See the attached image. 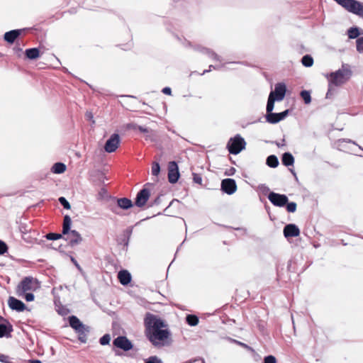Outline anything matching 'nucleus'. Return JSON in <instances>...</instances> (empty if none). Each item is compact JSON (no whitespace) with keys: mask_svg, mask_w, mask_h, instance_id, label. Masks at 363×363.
I'll return each instance as SVG.
<instances>
[{"mask_svg":"<svg viewBox=\"0 0 363 363\" xmlns=\"http://www.w3.org/2000/svg\"><path fill=\"white\" fill-rule=\"evenodd\" d=\"M69 325L76 331L79 328L84 329V324L75 315H71L69 317Z\"/></svg>","mask_w":363,"mask_h":363,"instance_id":"nucleus-21","label":"nucleus"},{"mask_svg":"<svg viewBox=\"0 0 363 363\" xmlns=\"http://www.w3.org/2000/svg\"><path fill=\"white\" fill-rule=\"evenodd\" d=\"M266 121L271 123V124H275L280 121L279 118V114L277 113H272L269 112L266 114Z\"/></svg>","mask_w":363,"mask_h":363,"instance_id":"nucleus-26","label":"nucleus"},{"mask_svg":"<svg viewBox=\"0 0 363 363\" xmlns=\"http://www.w3.org/2000/svg\"><path fill=\"white\" fill-rule=\"evenodd\" d=\"M59 202L60 204L65 208V209H70L71 206L69 203L67 201V200L65 197H60L59 198Z\"/></svg>","mask_w":363,"mask_h":363,"instance_id":"nucleus-40","label":"nucleus"},{"mask_svg":"<svg viewBox=\"0 0 363 363\" xmlns=\"http://www.w3.org/2000/svg\"><path fill=\"white\" fill-rule=\"evenodd\" d=\"M277 101L274 96V93H270L268 97L267 104V113L269 112H272L274 106V101Z\"/></svg>","mask_w":363,"mask_h":363,"instance_id":"nucleus-27","label":"nucleus"},{"mask_svg":"<svg viewBox=\"0 0 363 363\" xmlns=\"http://www.w3.org/2000/svg\"><path fill=\"white\" fill-rule=\"evenodd\" d=\"M118 279L122 285H128L131 281V275L127 270H121L118 274Z\"/></svg>","mask_w":363,"mask_h":363,"instance_id":"nucleus-20","label":"nucleus"},{"mask_svg":"<svg viewBox=\"0 0 363 363\" xmlns=\"http://www.w3.org/2000/svg\"><path fill=\"white\" fill-rule=\"evenodd\" d=\"M229 340L232 342H234V343L241 346L242 347H243L250 352H254V350L250 346L247 345V344H245L244 342H240L238 340H234L232 338H229Z\"/></svg>","mask_w":363,"mask_h":363,"instance_id":"nucleus-36","label":"nucleus"},{"mask_svg":"<svg viewBox=\"0 0 363 363\" xmlns=\"http://www.w3.org/2000/svg\"><path fill=\"white\" fill-rule=\"evenodd\" d=\"M289 113V110H286L283 112L278 113L280 121L283 120Z\"/></svg>","mask_w":363,"mask_h":363,"instance_id":"nucleus-51","label":"nucleus"},{"mask_svg":"<svg viewBox=\"0 0 363 363\" xmlns=\"http://www.w3.org/2000/svg\"><path fill=\"white\" fill-rule=\"evenodd\" d=\"M133 206V202L130 199L128 198H121L117 199V207H112L111 208V211L115 214H119L118 211V208H122L123 210H127Z\"/></svg>","mask_w":363,"mask_h":363,"instance_id":"nucleus-14","label":"nucleus"},{"mask_svg":"<svg viewBox=\"0 0 363 363\" xmlns=\"http://www.w3.org/2000/svg\"><path fill=\"white\" fill-rule=\"evenodd\" d=\"M347 35L349 38L350 39H354L357 38L359 35V29L357 27H352L348 29L347 30Z\"/></svg>","mask_w":363,"mask_h":363,"instance_id":"nucleus-29","label":"nucleus"},{"mask_svg":"<svg viewBox=\"0 0 363 363\" xmlns=\"http://www.w3.org/2000/svg\"><path fill=\"white\" fill-rule=\"evenodd\" d=\"M8 250L6 243L0 240V255H4Z\"/></svg>","mask_w":363,"mask_h":363,"instance_id":"nucleus-44","label":"nucleus"},{"mask_svg":"<svg viewBox=\"0 0 363 363\" xmlns=\"http://www.w3.org/2000/svg\"><path fill=\"white\" fill-rule=\"evenodd\" d=\"M57 312L59 314L63 315H66L67 313V310L65 308H62L61 309H58Z\"/></svg>","mask_w":363,"mask_h":363,"instance_id":"nucleus-55","label":"nucleus"},{"mask_svg":"<svg viewBox=\"0 0 363 363\" xmlns=\"http://www.w3.org/2000/svg\"><path fill=\"white\" fill-rule=\"evenodd\" d=\"M25 299L26 301H32L34 299V295L31 293H27L25 295Z\"/></svg>","mask_w":363,"mask_h":363,"instance_id":"nucleus-50","label":"nucleus"},{"mask_svg":"<svg viewBox=\"0 0 363 363\" xmlns=\"http://www.w3.org/2000/svg\"><path fill=\"white\" fill-rule=\"evenodd\" d=\"M235 172V169L234 167H230L226 172L225 174L228 176L233 175Z\"/></svg>","mask_w":363,"mask_h":363,"instance_id":"nucleus-53","label":"nucleus"},{"mask_svg":"<svg viewBox=\"0 0 363 363\" xmlns=\"http://www.w3.org/2000/svg\"><path fill=\"white\" fill-rule=\"evenodd\" d=\"M160 172V164L157 162H154L152 164L151 172L154 176H157Z\"/></svg>","mask_w":363,"mask_h":363,"instance_id":"nucleus-35","label":"nucleus"},{"mask_svg":"<svg viewBox=\"0 0 363 363\" xmlns=\"http://www.w3.org/2000/svg\"><path fill=\"white\" fill-rule=\"evenodd\" d=\"M246 142L245 139L239 134L235 137L230 138L227 143V149L232 155H238L245 148Z\"/></svg>","mask_w":363,"mask_h":363,"instance_id":"nucleus-4","label":"nucleus"},{"mask_svg":"<svg viewBox=\"0 0 363 363\" xmlns=\"http://www.w3.org/2000/svg\"><path fill=\"white\" fill-rule=\"evenodd\" d=\"M89 331L90 328L86 325H84V329L79 328L76 330V333L78 334V340L82 343H86L87 341V334Z\"/></svg>","mask_w":363,"mask_h":363,"instance_id":"nucleus-22","label":"nucleus"},{"mask_svg":"<svg viewBox=\"0 0 363 363\" xmlns=\"http://www.w3.org/2000/svg\"><path fill=\"white\" fill-rule=\"evenodd\" d=\"M286 210L289 213H294L296 210V203L295 202H287Z\"/></svg>","mask_w":363,"mask_h":363,"instance_id":"nucleus-41","label":"nucleus"},{"mask_svg":"<svg viewBox=\"0 0 363 363\" xmlns=\"http://www.w3.org/2000/svg\"><path fill=\"white\" fill-rule=\"evenodd\" d=\"M145 363H162V362L157 357L152 356L149 357Z\"/></svg>","mask_w":363,"mask_h":363,"instance_id":"nucleus-42","label":"nucleus"},{"mask_svg":"<svg viewBox=\"0 0 363 363\" xmlns=\"http://www.w3.org/2000/svg\"><path fill=\"white\" fill-rule=\"evenodd\" d=\"M343 141L346 143H352L353 144H356L354 141L351 140L350 139H343Z\"/></svg>","mask_w":363,"mask_h":363,"instance_id":"nucleus-60","label":"nucleus"},{"mask_svg":"<svg viewBox=\"0 0 363 363\" xmlns=\"http://www.w3.org/2000/svg\"><path fill=\"white\" fill-rule=\"evenodd\" d=\"M286 91V85L284 83H278L275 85L274 91L271 93H274L277 101H281L285 96Z\"/></svg>","mask_w":363,"mask_h":363,"instance_id":"nucleus-17","label":"nucleus"},{"mask_svg":"<svg viewBox=\"0 0 363 363\" xmlns=\"http://www.w3.org/2000/svg\"><path fill=\"white\" fill-rule=\"evenodd\" d=\"M8 305L12 310L18 312L23 311L26 308V305L23 303V301L13 296H10L9 298Z\"/></svg>","mask_w":363,"mask_h":363,"instance_id":"nucleus-15","label":"nucleus"},{"mask_svg":"<svg viewBox=\"0 0 363 363\" xmlns=\"http://www.w3.org/2000/svg\"><path fill=\"white\" fill-rule=\"evenodd\" d=\"M113 345L125 352L130 350L133 347V343L125 336L117 337L113 340Z\"/></svg>","mask_w":363,"mask_h":363,"instance_id":"nucleus-9","label":"nucleus"},{"mask_svg":"<svg viewBox=\"0 0 363 363\" xmlns=\"http://www.w3.org/2000/svg\"><path fill=\"white\" fill-rule=\"evenodd\" d=\"M108 197V194L106 188L101 187L99 191L96 199L99 201L106 199Z\"/></svg>","mask_w":363,"mask_h":363,"instance_id":"nucleus-32","label":"nucleus"},{"mask_svg":"<svg viewBox=\"0 0 363 363\" xmlns=\"http://www.w3.org/2000/svg\"><path fill=\"white\" fill-rule=\"evenodd\" d=\"M267 164L272 168H275L279 165V160L277 156L272 155L267 158Z\"/></svg>","mask_w":363,"mask_h":363,"instance_id":"nucleus-28","label":"nucleus"},{"mask_svg":"<svg viewBox=\"0 0 363 363\" xmlns=\"http://www.w3.org/2000/svg\"><path fill=\"white\" fill-rule=\"evenodd\" d=\"M277 147H282L285 145V139H282L281 143L276 142L275 143Z\"/></svg>","mask_w":363,"mask_h":363,"instance_id":"nucleus-57","label":"nucleus"},{"mask_svg":"<svg viewBox=\"0 0 363 363\" xmlns=\"http://www.w3.org/2000/svg\"><path fill=\"white\" fill-rule=\"evenodd\" d=\"M13 331L12 325L2 316H0V337H9Z\"/></svg>","mask_w":363,"mask_h":363,"instance_id":"nucleus-13","label":"nucleus"},{"mask_svg":"<svg viewBox=\"0 0 363 363\" xmlns=\"http://www.w3.org/2000/svg\"><path fill=\"white\" fill-rule=\"evenodd\" d=\"M193 180L195 183L201 184L202 182L201 177L196 173H193Z\"/></svg>","mask_w":363,"mask_h":363,"instance_id":"nucleus-47","label":"nucleus"},{"mask_svg":"<svg viewBox=\"0 0 363 363\" xmlns=\"http://www.w3.org/2000/svg\"><path fill=\"white\" fill-rule=\"evenodd\" d=\"M96 174L98 175L99 182H104V179L105 178L104 174L101 172H97Z\"/></svg>","mask_w":363,"mask_h":363,"instance_id":"nucleus-52","label":"nucleus"},{"mask_svg":"<svg viewBox=\"0 0 363 363\" xmlns=\"http://www.w3.org/2000/svg\"><path fill=\"white\" fill-rule=\"evenodd\" d=\"M131 127L134 129H138L142 133H148V129L145 127L141 126V125H130Z\"/></svg>","mask_w":363,"mask_h":363,"instance_id":"nucleus-46","label":"nucleus"},{"mask_svg":"<svg viewBox=\"0 0 363 363\" xmlns=\"http://www.w3.org/2000/svg\"><path fill=\"white\" fill-rule=\"evenodd\" d=\"M150 196V191L148 189L144 187L136 196L135 204L138 207H143Z\"/></svg>","mask_w":363,"mask_h":363,"instance_id":"nucleus-10","label":"nucleus"},{"mask_svg":"<svg viewBox=\"0 0 363 363\" xmlns=\"http://www.w3.org/2000/svg\"><path fill=\"white\" fill-rule=\"evenodd\" d=\"M283 232L285 238L297 237L300 234V230L295 224L285 225Z\"/></svg>","mask_w":363,"mask_h":363,"instance_id":"nucleus-16","label":"nucleus"},{"mask_svg":"<svg viewBox=\"0 0 363 363\" xmlns=\"http://www.w3.org/2000/svg\"><path fill=\"white\" fill-rule=\"evenodd\" d=\"M350 73L348 69H338L335 72H331L328 75L329 83L334 86L342 85L349 78Z\"/></svg>","mask_w":363,"mask_h":363,"instance_id":"nucleus-5","label":"nucleus"},{"mask_svg":"<svg viewBox=\"0 0 363 363\" xmlns=\"http://www.w3.org/2000/svg\"><path fill=\"white\" fill-rule=\"evenodd\" d=\"M301 63L303 66L306 67H310L313 64V59L311 55H306L302 57Z\"/></svg>","mask_w":363,"mask_h":363,"instance_id":"nucleus-30","label":"nucleus"},{"mask_svg":"<svg viewBox=\"0 0 363 363\" xmlns=\"http://www.w3.org/2000/svg\"><path fill=\"white\" fill-rule=\"evenodd\" d=\"M291 172L295 176V177H296V174L295 172L293 169H291Z\"/></svg>","mask_w":363,"mask_h":363,"instance_id":"nucleus-63","label":"nucleus"},{"mask_svg":"<svg viewBox=\"0 0 363 363\" xmlns=\"http://www.w3.org/2000/svg\"><path fill=\"white\" fill-rule=\"evenodd\" d=\"M144 325L145 336L154 347L161 348L172 344V333L163 320L147 313L144 319Z\"/></svg>","mask_w":363,"mask_h":363,"instance_id":"nucleus-1","label":"nucleus"},{"mask_svg":"<svg viewBox=\"0 0 363 363\" xmlns=\"http://www.w3.org/2000/svg\"><path fill=\"white\" fill-rule=\"evenodd\" d=\"M221 190L228 194H234L237 190V184L233 179H225L221 182Z\"/></svg>","mask_w":363,"mask_h":363,"instance_id":"nucleus-12","label":"nucleus"},{"mask_svg":"<svg viewBox=\"0 0 363 363\" xmlns=\"http://www.w3.org/2000/svg\"><path fill=\"white\" fill-rule=\"evenodd\" d=\"M264 363H277V359L273 355H268L264 357Z\"/></svg>","mask_w":363,"mask_h":363,"instance_id":"nucleus-43","label":"nucleus"},{"mask_svg":"<svg viewBox=\"0 0 363 363\" xmlns=\"http://www.w3.org/2000/svg\"><path fill=\"white\" fill-rule=\"evenodd\" d=\"M71 224V218L68 215H66L63 220L62 235H67L66 240L69 241V244L71 247H74L82 242V238L77 230H70Z\"/></svg>","mask_w":363,"mask_h":363,"instance_id":"nucleus-2","label":"nucleus"},{"mask_svg":"<svg viewBox=\"0 0 363 363\" xmlns=\"http://www.w3.org/2000/svg\"><path fill=\"white\" fill-rule=\"evenodd\" d=\"M356 48L358 52L363 53V36L357 39Z\"/></svg>","mask_w":363,"mask_h":363,"instance_id":"nucleus-37","label":"nucleus"},{"mask_svg":"<svg viewBox=\"0 0 363 363\" xmlns=\"http://www.w3.org/2000/svg\"><path fill=\"white\" fill-rule=\"evenodd\" d=\"M268 199L273 205L279 207L284 206L289 201L286 195L275 192H270L268 195Z\"/></svg>","mask_w":363,"mask_h":363,"instance_id":"nucleus-8","label":"nucleus"},{"mask_svg":"<svg viewBox=\"0 0 363 363\" xmlns=\"http://www.w3.org/2000/svg\"><path fill=\"white\" fill-rule=\"evenodd\" d=\"M45 238L49 240H56L62 238V234L50 233L45 235Z\"/></svg>","mask_w":363,"mask_h":363,"instance_id":"nucleus-34","label":"nucleus"},{"mask_svg":"<svg viewBox=\"0 0 363 363\" xmlns=\"http://www.w3.org/2000/svg\"><path fill=\"white\" fill-rule=\"evenodd\" d=\"M111 340V336L108 334H105L103 335L100 340L99 342L101 345H108Z\"/></svg>","mask_w":363,"mask_h":363,"instance_id":"nucleus-38","label":"nucleus"},{"mask_svg":"<svg viewBox=\"0 0 363 363\" xmlns=\"http://www.w3.org/2000/svg\"><path fill=\"white\" fill-rule=\"evenodd\" d=\"M86 116L87 117V118L89 119H91L93 118V116L91 114V113H86Z\"/></svg>","mask_w":363,"mask_h":363,"instance_id":"nucleus-58","label":"nucleus"},{"mask_svg":"<svg viewBox=\"0 0 363 363\" xmlns=\"http://www.w3.org/2000/svg\"><path fill=\"white\" fill-rule=\"evenodd\" d=\"M37 280L31 277H25L18 285L17 292L21 294L37 288Z\"/></svg>","mask_w":363,"mask_h":363,"instance_id":"nucleus-6","label":"nucleus"},{"mask_svg":"<svg viewBox=\"0 0 363 363\" xmlns=\"http://www.w3.org/2000/svg\"><path fill=\"white\" fill-rule=\"evenodd\" d=\"M179 177L178 165L176 162H170L168 164V180L171 184H175Z\"/></svg>","mask_w":363,"mask_h":363,"instance_id":"nucleus-11","label":"nucleus"},{"mask_svg":"<svg viewBox=\"0 0 363 363\" xmlns=\"http://www.w3.org/2000/svg\"><path fill=\"white\" fill-rule=\"evenodd\" d=\"M194 49L196 50H198V51L206 55L207 56H208L210 58H211L214 61L221 62V60H222L221 57L219 55H218L215 52H213V50H211L208 48H203V47H200V46H196V47H194Z\"/></svg>","mask_w":363,"mask_h":363,"instance_id":"nucleus-18","label":"nucleus"},{"mask_svg":"<svg viewBox=\"0 0 363 363\" xmlns=\"http://www.w3.org/2000/svg\"><path fill=\"white\" fill-rule=\"evenodd\" d=\"M29 363H41V362L38 359H34V360H30Z\"/></svg>","mask_w":363,"mask_h":363,"instance_id":"nucleus-59","label":"nucleus"},{"mask_svg":"<svg viewBox=\"0 0 363 363\" xmlns=\"http://www.w3.org/2000/svg\"><path fill=\"white\" fill-rule=\"evenodd\" d=\"M186 321L189 325L195 326L199 323V318L195 315H187Z\"/></svg>","mask_w":363,"mask_h":363,"instance_id":"nucleus-31","label":"nucleus"},{"mask_svg":"<svg viewBox=\"0 0 363 363\" xmlns=\"http://www.w3.org/2000/svg\"><path fill=\"white\" fill-rule=\"evenodd\" d=\"M71 261L72 262V263L76 266V267L81 270V267L80 265L78 264V262H77V260L74 258V257H71Z\"/></svg>","mask_w":363,"mask_h":363,"instance_id":"nucleus-56","label":"nucleus"},{"mask_svg":"<svg viewBox=\"0 0 363 363\" xmlns=\"http://www.w3.org/2000/svg\"><path fill=\"white\" fill-rule=\"evenodd\" d=\"M333 84L329 83L328 84V90L327 91V94H326V98H330L331 96L333 95V91H334L333 90Z\"/></svg>","mask_w":363,"mask_h":363,"instance_id":"nucleus-49","label":"nucleus"},{"mask_svg":"<svg viewBox=\"0 0 363 363\" xmlns=\"http://www.w3.org/2000/svg\"><path fill=\"white\" fill-rule=\"evenodd\" d=\"M13 49H14L15 50H16V51H18V52L22 51L21 48H18V47H17V46H16Z\"/></svg>","mask_w":363,"mask_h":363,"instance_id":"nucleus-61","label":"nucleus"},{"mask_svg":"<svg viewBox=\"0 0 363 363\" xmlns=\"http://www.w3.org/2000/svg\"><path fill=\"white\" fill-rule=\"evenodd\" d=\"M224 65H217V66H214V65H210L209 67H208V69H205L203 73L201 74V75L207 73V72H209L212 69H218L221 67H223Z\"/></svg>","mask_w":363,"mask_h":363,"instance_id":"nucleus-48","label":"nucleus"},{"mask_svg":"<svg viewBox=\"0 0 363 363\" xmlns=\"http://www.w3.org/2000/svg\"><path fill=\"white\" fill-rule=\"evenodd\" d=\"M24 30L16 29L6 32L4 34V40L9 43H13Z\"/></svg>","mask_w":363,"mask_h":363,"instance_id":"nucleus-19","label":"nucleus"},{"mask_svg":"<svg viewBox=\"0 0 363 363\" xmlns=\"http://www.w3.org/2000/svg\"><path fill=\"white\" fill-rule=\"evenodd\" d=\"M0 362L3 363H11L10 357L7 355L0 353Z\"/></svg>","mask_w":363,"mask_h":363,"instance_id":"nucleus-45","label":"nucleus"},{"mask_svg":"<svg viewBox=\"0 0 363 363\" xmlns=\"http://www.w3.org/2000/svg\"><path fill=\"white\" fill-rule=\"evenodd\" d=\"M159 199H160V198H159V197H157V198L155 199V203H157V202H159Z\"/></svg>","mask_w":363,"mask_h":363,"instance_id":"nucleus-64","label":"nucleus"},{"mask_svg":"<svg viewBox=\"0 0 363 363\" xmlns=\"http://www.w3.org/2000/svg\"><path fill=\"white\" fill-rule=\"evenodd\" d=\"M120 144V136L118 133H113L107 140L104 145V150L106 152L111 153L115 152Z\"/></svg>","mask_w":363,"mask_h":363,"instance_id":"nucleus-7","label":"nucleus"},{"mask_svg":"<svg viewBox=\"0 0 363 363\" xmlns=\"http://www.w3.org/2000/svg\"><path fill=\"white\" fill-rule=\"evenodd\" d=\"M162 93H164V94H168V95H170L171 93H172V89L171 88L169 87H164L163 89H162Z\"/></svg>","mask_w":363,"mask_h":363,"instance_id":"nucleus-54","label":"nucleus"},{"mask_svg":"<svg viewBox=\"0 0 363 363\" xmlns=\"http://www.w3.org/2000/svg\"><path fill=\"white\" fill-rule=\"evenodd\" d=\"M131 233H132L131 230H126L125 232L124 238L123 240V242H124V245L126 247L128 245V242H129V240H130Z\"/></svg>","mask_w":363,"mask_h":363,"instance_id":"nucleus-39","label":"nucleus"},{"mask_svg":"<svg viewBox=\"0 0 363 363\" xmlns=\"http://www.w3.org/2000/svg\"><path fill=\"white\" fill-rule=\"evenodd\" d=\"M347 11L363 16V3L357 0H334Z\"/></svg>","mask_w":363,"mask_h":363,"instance_id":"nucleus-3","label":"nucleus"},{"mask_svg":"<svg viewBox=\"0 0 363 363\" xmlns=\"http://www.w3.org/2000/svg\"><path fill=\"white\" fill-rule=\"evenodd\" d=\"M66 170V165L62 162H56L51 168L52 172L55 174H62Z\"/></svg>","mask_w":363,"mask_h":363,"instance_id":"nucleus-25","label":"nucleus"},{"mask_svg":"<svg viewBox=\"0 0 363 363\" xmlns=\"http://www.w3.org/2000/svg\"><path fill=\"white\" fill-rule=\"evenodd\" d=\"M281 162L286 167L292 166L294 163V157L290 152H285L282 155Z\"/></svg>","mask_w":363,"mask_h":363,"instance_id":"nucleus-23","label":"nucleus"},{"mask_svg":"<svg viewBox=\"0 0 363 363\" xmlns=\"http://www.w3.org/2000/svg\"><path fill=\"white\" fill-rule=\"evenodd\" d=\"M185 46H191V44L190 42H187L186 45H184Z\"/></svg>","mask_w":363,"mask_h":363,"instance_id":"nucleus-62","label":"nucleus"},{"mask_svg":"<svg viewBox=\"0 0 363 363\" xmlns=\"http://www.w3.org/2000/svg\"><path fill=\"white\" fill-rule=\"evenodd\" d=\"M301 98L303 99L305 104H308L311 101V93L308 91L303 90L300 94Z\"/></svg>","mask_w":363,"mask_h":363,"instance_id":"nucleus-33","label":"nucleus"},{"mask_svg":"<svg viewBox=\"0 0 363 363\" xmlns=\"http://www.w3.org/2000/svg\"><path fill=\"white\" fill-rule=\"evenodd\" d=\"M25 54L27 58L35 60L40 56V51L37 48H29L26 50Z\"/></svg>","mask_w":363,"mask_h":363,"instance_id":"nucleus-24","label":"nucleus"}]
</instances>
